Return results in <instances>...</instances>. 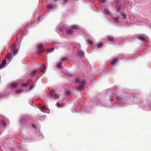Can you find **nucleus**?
Wrapping results in <instances>:
<instances>
[{"label":"nucleus","instance_id":"obj_1","mask_svg":"<svg viewBox=\"0 0 151 151\" xmlns=\"http://www.w3.org/2000/svg\"><path fill=\"white\" fill-rule=\"evenodd\" d=\"M76 82L80 84L78 88V90L79 91L82 90L85 87V83L84 81L81 79L76 78Z\"/></svg>","mask_w":151,"mask_h":151},{"label":"nucleus","instance_id":"obj_2","mask_svg":"<svg viewBox=\"0 0 151 151\" xmlns=\"http://www.w3.org/2000/svg\"><path fill=\"white\" fill-rule=\"evenodd\" d=\"M50 96L55 99H58L60 97V95L56 93L55 91L51 90L50 92Z\"/></svg>","mask_w":151,"mask_h":151},{"label":"nucleus","instance_id":"obj_3","mask_svg":"<svg viewBox=\"0 0 151 151\" xmlns=\"http://www.w3.org/2000/svg\"><path fill=\"white\" fill-rule=\"evenodd\" d=\"M11 50H12L13 54L14 55H16L18 53V50L16 48V45L13 44V45L12 46Z\"/></svg>","mask_w":151,"mask_h":151},{"label":"nucleus","instance_id":"obj_4","mask_svg":"<svg viewBox=\"0 0 151 151\" xmlns=\"http://www.w3.org/2000/svg\"><path fill=\"white\" fill-rule=\"evenodd\" d=\"M75 29L76 28L73 27L68 29L67 30V34L68 35H71L74 32L73 30Z\"/></svg>","mask_w":151,"mask_h":151},{"label":"nucleus","instance_id":"obj_5","mask_svg":"<svg viewBox=\"0 0 151 151\" xmlns=\"http://www.w3.org/2000/svg\"><path fill=\"white\" fill-rule=\"evenodd\" d=\"M19 86V83H12L10 85L11 89H13L17 88Z\"/></svg>","mask_w":151,"mask_h":151},{"label":"nucleus","instance_id":"obj_6","mask_svg":"<svg viewBox=\"0 0 151 151\" xmlns=\"http://www.w3.org/2000/svg\"><path fill=\"white\" fill-rule=\"evenodd\" d=\"M56 6L55 4H47V7L49 9H53Z\"/></svg>","mask_w":151,"mask_h":151},{"label":"nucleus","instance_id":"obj_7","mask_svg":"<svg viewBox=\"0 0 151 151\" xmlns=\"http://www.w3.org/2000/svg\"><path fill=\"white\" fill-rule=\"evenodd\" d=\"M41 111L42 112L45 113H49L50 111L47 109L45 106H42L41 109Z\"/></svg>","mask_w":151,"mask_h":151},{"label":"nucleus","instance_id":"obj_8","mask_svg":"<svg viewBox=\"0 0 151 151\" xmlns=\"http://www.w3.org/2000/svg\"><path fill=\"white\" fill-rule=\"evenodd\" d=\"M43 45L42 44H39L38 45V50L39 52H42V49L43 48Z\"/></svg>","mask_w":151,"mask_h":151},{"label":"nucleus","instance_id":"obj_9","mask_svg":"<svg viewBox=\"0 0 151 151\" xmlns=\"http://www.w3.org/2000/svg\"><path fill=\"white\" fill-rule=\"evenodd\" d=\"M108 7L107 6H106L104 7V13H106L107 14H110V11L109 9H108Z\"/></svg>","mask_w":151,"mask_h":151},{"label":"nucleus","instance_id":"obj_10","mask_svg":"<svg viewBox=\"0 0 151 151\" xmlns=\"http://www.w3.org/2000/svg\"><path fill=\"white\" fill-rule=\"evenodd\" d=\"M121 5L120 2H118L116 5V8L118 11H119L120 9Z\"/></svg>","mask_w":151,"mask_h":151},{"label":"nucleus","instance_id":"obj_11","mask_svg":"<svg viewBox=\"0 0 151 151\" xmlns=\"http://www.w3.org/2000/svg\"><path fill=\"white\" fill-rule=\"evenodd\" d=\"M12 57V54L11 52H8V55L6 57V58L8 59H10Z\"/></svg>","mask_w":151,"mask_h":151},{"label":"nucleus","instance_id":"obj_12","mask_svg":"<svg viewBox=\"0 0 151 151\" xmlns=\"http://www.w3.org/2000/svg\"><path fill=\"white\" fill-rule=\"evenodd\" d=\"M117 61V58H114L113 60V61L111 62V64L112 65H114Z\"/></svg>","mask_w":151,"mask_h":151},{"label":"nucleus","instance_id":"obj_13","mask_svg":"<svg viewBox=\"0 0 151 151\" xmlns=\"http://www.w3.org/2000/svg\"><path fill=\"white\" fill-rule=\"evenodd\" d=\"M138 39L140 41L144 42L145 41V39L142 37L140 36L137 37Z\"/></svg>","mask_w":151,"mask_h":151},{"label":"nucleus","instance_id":"obj_14","mask_svg":"<svg viewBox=\"0 0 151 151\" xmlns=\"http://www.w3.org/2000/svg\"><path fill=\"white\" fill-rule=\"evenodd\" d=\"M107 39L110 41L113 42L114 41V39L112 37L108 36L107 37Z\"/></svg>","mask_w":151,"mask_h":151},{"label":"nucleus","instance_id":"obj_15","mask_svg":"<svg viewBox=\"0 0 151 151\" xmlns=\"http://www.w3.org/2000/svg\"><path fill=\"white\" fill-rule=\"evenodd\" d=\"M21 86L22 87H27L28 86V84L27 83H22L21 84Z\"/></svg>","mask_w":151,"mask_h":151},{"label":"nucleus","instance_id":"obj_16","mask_svg":"<svg viewBox=\"0 0 151 151\" xmlns=\"http://www.w3.org/2000/svg\"><path fill=\"white\" fill-rule=\"evenodd\" d=\"M78 55L81 56H83V51L81 50H79L78 51Z\"/></svg>","mask_w":151,"mask_h":151},{"label":"nucleus","instance_id":"obj_17","mask_svg":"<svg viewBox=\"0 0 151 151\" xmlns=\"http://www.w3.org/2000/svg\"><path fill=\"white\" fill-rule=\"evenodd\" d=\"M62 63V62L61 61L60 62L58 63L56 65V67L58 68H59L61 67V64Z\"/></svg>","mask_w":151,"mask_h":151},{"label":"nucleus","instance_id":"obj_18","mask_svg":"<svg viewBox=\"0 0 151 151\" xmlns=\"http://www.w3.org/2000/svg\"><path fill=\"white\" fill-rule=\"evenodd\" d=\"M22 89H20L17 90L15 91V92L18 94H20L22 93Z\"/></svg>","mask_w":151,"mask_h":151},{"label":"nucleus","instance_id":"obj_19","mask_svg":"<svg viewBox=\"0 0 151 151\" xmlns=\"http://www.w3.org/2000/svg\"><path fill=\"white\" fill-rule=\"evenodd\" d=\"M1 124H2L5 127H6V124L5 122L3 120H1Z\"/></svg>","mask_w":151,"mask_h":151},{"label":"nucleus","instance_id":"obj_20","mask_svg":"<svg viewBox=\"0 0 151 151\" xmlns=\"http://www.w3.org/2000/svg\"><path fill=\"white\" fill-rule=\"evenodd\" d=\"M46 67L45 64L43 65L41 67V71H43L46 69Z\"/></svg>","mask_w":151,"mask_h":151},{"label":"nucleus","instance_id":"obj_21","mask_svg":"<svg viewBox=\"0 0 151 151\" xmlns=\"http://www.w3.org/2000/svg\"><path fill=\"white\" fill-rule=\"evenodd\" d=\"M87 42L88 43H89L91 45H92L93 44V42L92 40L91 39H88V40Z\"/></svg>","mask_w":151,"mask_h":151},{"label":"nucleus","instance_id":"obj_22","mask_svg":"<svg viewBox=\"0 0 151 151\" xmlns=\"http://www.w3.org/2000/svg\"><path fill=\"white\" fill-rule=\"evenodd\" d=\"M37 71L36 70H34L32 71L31 73L30 74V75L31 76H34L36 73Z\"/></svg>","mask_w":151,"mask_h":151},{"label":"nucleus","instance_id":"obj_23","mask_svg":"<svg viewBox=\"0 0 151 151\" xmlns=\"http://www.w3.org/2000/svg\"><path fill=\"white\" fill-rule=\"evenodd\" d=\"M97 46L98 48H100L102 47L103 46V44L102 43H99L98 44Z\"/></svg>","mask_w":151,"mask_h":151},{"label":"nucleus","instance_id":"obj_24","mask_svg":"<svg viewBox=\"0 0 151 151\" xmlns=\"http://www.w3.org/2000/svg\"><path fill=\"white\" fill-rule=\"evenodd\" d=\"M121 14L122 16H123L124 18H125L126 17V15L125 13H124V12H122L121 13Z\"/></svg>","mask_w":151,"mask_h":151},{"label":"nucleus","instance_id":"obj_25","mask_svg":"<svg viewBox=\"0 0 151 151\" xmlns=\"http://www.w3.org/2000/svg\"><path fill=\"white\" fill-rule=\"evenodd\" d=\"M5 66V65H4L3 64H2V63H1L0 64V69H2L3 68H4Z\"/></svg>","mask_w":151,"mask_h":151},{"label":"nucleus","instance_id":"obj_26","mask_svg":"<svg viewBox=\"0 0 151 151\" xmlns=\"http://www.w3.org/2000/svg\"><path fill=\"white\" fill-rule=\"evenodd\" d=\"M114 99L113 96H111L109 99L110 101L111 102L114 100Z\"/></svg>","mask_w":151,"mask_h":151},{"label":"nucleus","instance_id":"obj_27","mask_svg":"<svg viewBox=\"0 0 151 151\" xmlns=\"http://www.w3.org/2000/svg\"><path fill=\"white\" fill-rule=\"evenodd\" d=\"M2 64L5 65L6 64V60H4L2 63Z\"/></svg>","mask_w":151,"mask_h":151},{"label":"nucleus","instance_id":"obj_28","mask_svg":"<svg viewBox=\"0 0 151 151\" xmlns=\"http://www.w3.org/2000/svg\"><path fill=\"white\" fill-rule=\"evenodd\" d=\"M114 21L116 22H118V19L117 18H114Z\"/></svg>","mask_w":151,"mask_h":151},{"label":"nucleus","instance_id":"obj_29","mask_svg":"<svg viewBox=\"0 0 151 151\" xmlns=\"http://www.w3.org/2000/svg\"><path fill=\"white\" fill-rule=\"evenodd\" d=\"M67 58H63L62 59V60H61V61L62 62L65 60H67Z\"/></svg>","mask_w":151,"mask_h":151},{"label":"nucleus","instance_id":"obj_30","mask_svg":"<svg viewBox=\"0 0 151 151\" xmlns=\"http://www.w3.org/2000/svg\"><path fill=\"white\" fill-rule=\"evenodd\" d=\"M66 94L68 96H70V91H67L66 92Z\"/></svg>","mask_w":151,"mask_h":151},{"label":"nucleus","instance_id":"obj_31","mask_svg":"<svg viewBox=\"0 0 151 151\" xmlns=\"http://www.w3.org/2000/svg\"><path fill=\"white\" fill-rule=\"evenodd\" d=\"M59 31H62L63 30V28L62 27H60L59 29Z\"/></svg>","mask_w":151,"mask_h":151},{"label":"nucleus","instance_id":"obj_32","mask_svg":"<svg viewBox=\"0 0 151 151\" xmlns=\"http://www.w3.org/2000/svg\"><path fill=\"white\" fill-rule=\"evenodd\" d=\"M100 1L102 2L103 3H105L106 2V0H99Z\"/></svg>","mask_w":151,"mask_h":151},{"label":"nucleus","instance_id":"obj_33","mask_svg":"<svg viewBox=\"0 0 151 151\" xmlns=\"http://www.w3.org/2000/svg\"><path fill=\"white\" fill-rule=\"evenodd\" d=\"M60 105V104L59 103H57V106L59 108L61 107V106H59Z\"/></svg>","mask_w":151,"mask_h":151},{"label":"nucleus","instance_id":"obj_34","mask_svg":"<svg viewBox=\"0 0 151 151\" xmlns=\"http://www.w3.org/2000/svg\"><path fill=\"white\" fill-rule=\"evenodd\" d=\"M118 99L119 101H121V102L122 101V98L120 97V98H118Z\"/></svg>","mask_w":151,"mask_h":151},{"label":"nucleus","instance_id":"obj_35","mask_svg":"<svg viewBox=\"0 0 151 151\" xmlns=\"http://www.w3.org/2000/svg\"><path fill=\"white\" fill-rule=\"evenodd\" d=\"M30 89H32L33 88L34 86H30Z\"/></svg>","mask_w":151,"mask_h":151},{"label":"nucleus","instance_id":"obj_36","mask_svg":"<svg viewBox=\"0 0 151 151\" xmlns=\"http://www.w3.org/2000/svg\"><path fill=\"white\" fill-rule=\"evenodd\" d=\"M40 16H39L38 17V19H40Z\"/></svg>","mask_w":151,"mask_h":151},{"label":"nucleus","instance_id":"obj_37","mask_svg":"<svg viewBox=\"0 0 151 151\" xmlns=\"http://www.w3.org/2000/svg\"><path fill=\"white\" fill-rule=\"evenodd\" d=\"M101 8L102 9L103 8V6H101Z\"/></svg>","mask_w":151,"mask_h":151}]
</instances>
